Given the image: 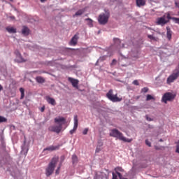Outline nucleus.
<instances>
[{"label":"nucleus","instance_id":"nucleus-20","mask_svg":"<svg viewBox=\"0 0 179 179\" xmlns=\"http://www.w3.org/2000/svg\"><path fill=\"white\" fill-rule=\"evenodd\" d=\"M166 23H167V21L164 17L158 18L157 24H166Z\"/></svg>","mask_w":179,"mask_h":179},{"label":"nucleus","instance_id":"nucleus-2","mask_svg":"<svg viewBox=\"0 0 179 179\" xmlns=\"http://www.w3.org/2000/svg\"><path fill=\"white\" fill-rule=\"evenodd\" d=\"M110 136L113 138H117V139H120V141H123V142H127L128 143H131L132 142V139L127 138L124 137V134L121 133L118 129H113L111 130L110 133Z\"/></svg>","mask_w":179,"mask_h":179},{"label":"nucleus","instance_id":"nucleus-13","mask_svg":"<svg viewBox=\"0 0 179 179\" xmlns=\"http://www.w3.org/2000/svg\"><path fill=\"white\" fill-rule=\"evenodd\" d=\"M45 100L48 104H51V106H55L57 104L55 99H54V98H51L50 96H46Z\"/></svg>","mask_w":179,"mask_h":179},{"label":"nucleus","instance_id":"nucleus-37","mask_svg":"<svg viewBox=\"0 0 179 179\" xmlns=\"http://www.w3.org/2000/svg\"><path fill=\"white\" fill-rule=\"evenodd\" d=\"M112 176H113L112 179H118V176L115 175V173H113Z\"/></svg>","mask_w":179,"mask_h":179},{"label":"nucleus","instance_id":"nucleus-34","mask_svg":"<svg viewBox=\"0 0 179 179\" xmlns=\"http://www.w3.org/2000/svg\"><path fill=\"white\" fill-rule=\"evenodd\" d=\"M87 132H89V129L86 128L83 130V135H87Z\"/></svg>","mask_w":179,"mask_h":179},{"label":"nucleus","instance_id":"nucleus-8","mask_svg":"<svg viewBox=\"0 0 179 179\" xmlns=\"http://www.w3.org/2000/svg\"><path fill=\"white\" fill-rule=\"evenodd\" d=\"M74 126L73 129L70 130L71 135H73L75 132H76V129H78V126L79 125V120H78V115L74 116Z\"/></svg>","mask_w":179,"mask_h":179},{"label":"nucleus","instance_id":"nucleus-12","mask_svg":"<svg viewBox=\"0 0 179 179\" xmlns=\"http://www.w3.org/2000/svg\"><path fill=\"white\" fill-rule=\"evenodd\" d=\"M15 54L17 58H19L18 62H26V61H27V59H23V57H22V54H20L19 50H15Z\"/></svg>","mask_w":179,"mask_h":179},{"label":"nucleus","instance_id":"nucleus-22","mask_svg":"<svg viewBox=\"0 0 179 179\" xmlns=\"http://www.w3.org/2000/svg\"><path fill=\"white\" fill-rule=\"evenodd\" d=\"M115 171L116 173V174H118V173H124V169H122V167L121 166H117L116 168H115Z\"/></svg>","mask_w":179,"mask_h":179},{"label":"nucleus","instance_id":"nucleus-11","mask_svg":"<svg viewBox=\"0 0 179 179\" xmlns=\"http://www.w3.org/2000/svg\"><path fill=\"white\" fill-rule=\"evenodd\" d=\"M68 80H69V82L71 83L73 87H76V89H78V85H79L78 80H76V79L69 77L68 78Z\"/></svg>","mask_w":179,"mask_h":179},{"label":"nucleus","instance_id":"nucleus-17","mask_svg":"<svg viewBox=\"0 0 179 179\" xmlns=\"http://www.w3.org/2000/svg\"><path fill=\"white\" fill-rule=\"evenodd\" d=\"M172 34H173V31H171V29H170V27H166V36H167L168 40H171Z\"/></svg>","mask_w":179,"mask_h":179},{"label":"nucleus","instance_id":"nucleus-36","mask_svg":"<svg viewBox=\"0 0 179 179\" xmlns=\"http://www.w3.org/2000/svg\"><path fill=\"white\" fill-rule=\"evenodd\" d=\"M99 59L100 61H106V59H107V56H102Z\"/></svg>","mask_w":179,"mask_h":179},{"label":"nucleus","instance_id":"nucleus-24","mask_svg":"<svg viewBox=\"0 0 179 179\" xmlns=\"http://www.w3.org/2000/svg\"><path fill=\"white\" fill-rule=\"evenodd\" d=\"M113 41L117 47H120V45L121 44V41L120 40V38H115L113 39Z\"/></svg>","mask_w":179,"mask_h":179},{"label":"nucleus","instance_id":"nucleus-19","mask_svg":"<svg viewBox=\"0 0 179 179\" xmlns=\"http://www.w3.org/2000/svg\"><path fill=\"white\" fill-rule=\"evenodd\" d=\"M84 12H86V10L85 8L78 10L73 15V17H75V16H82Z\"/></svg>","mask_w":179,"mask_h":179},{"label":"nucleus","instance_id":"nucleus-43","mask_svg":"<svg viewBox=\"0 0 179 179\" xmlns=\"http://www.w3.org/2000/svg\"><path fill=\"white\" fill-rule=\"evenodd\" d=\"M1 90H3V87H2V85L0 84V92Z\"/></svg>","mask_w":179,"mask_h":179},{"label":"nucleus","instance_id":"nucleus-27","mask_svg":"<svg viewBox=\"0 0 179 179\" xmlns=\"http://www.w3.org/2000/svg\"><path fill=\"white\" fill-rule=\"evenodd\" d=\"M72 162L73 164H75V163H78V156H76V155H73L72 156Z\"/></svg>","mask_w":179,"mask_h":179},{"label":"nucleus","instance_id":"nucleus-30","mask_svg":"<svg viewBox=\"0 0 179 179\" xmlns=\"http://www.w3.org/2000/svg\"><path fill=\"white\" fill-rule=\"evenodd\" d=\"M141 92L143 93H148V92H149V88L148 87H143L142 90H141Z\"/></svg>","mask_w":179,"mask_h":179},{"label":"nucleus","instance_id":"nucleus-41","mask_svg":"<svg viewBox=\"0 0 179 179\" xmlns=\"http://www.w3.org/2000/svg\"><path fill=\"white\" fill-rule=\"evenodd\" d=\"M117 174L120 179H122L123 177H122V175L121 174V173H117Z\"/></svg>","mask_w":179,"mask_h":179},{"label":"nucleus","instance_id":"nucleus-23","mask_svg":"<svg viewBox=\"0 0 179 179\" xmlns=\"http://www.w3.org/2000/svg\"><path fill=\"white\" fill-rule=\"evenodd\" d=\"M85 20L87 22V24L89 26V27H93V20L90 18H87Z\"/></svg>","mask_w":179,"mask_h":179},{"label":"nucleus","instance_id":"nucleus-28","mask_svg":"<svg viewBox=\"0 0 179 179\" xmlns=\"http://www.w3.org/2000/svg\"><path fill=\"white\" fill-rule=\"evenodd\" d=\"M150 100H155V99L153 97V96L148 94L146 97V101H150Z\"/></svg>","mask_w":179,"mask_h":179},{"label":"nucleus","instance_id":"nucleus-46","mask_svg":"<svg viewBox=\"0 0 179 179\" xmlns=\"http://www.w3.org/2000/svg\"><path fill=\"white\" fill-rule=\"evenodd\" d=\"M55 173L56 174H59V170L57 169Z\"/></svg>","mask_w":179,"mask_h":179},{"label":"nucleus","instance_id":"nucleus-10","mask_svg":"<svg viewBox=\"0 0 179 179\" xmlns=\"http://www.w3.org/2000/svg\"><path fill=\"white\" fill-rule=\"evenodd\" d=\"M78 40H79V34H75L71 41H70V45H76L78 44Z\"/></svg>","mask_w":179,"mask_h":179},{"label":"nucleus","instance_id":"nucleus-44","mask_svg":"<svg viewBox=\"0 0 179 179\" xmlns=\"http://www.w3.org/2000/svg\"><path fill=\"white\" fill-rule=\"evenodd\" d=\"M61 164H59V166L57 167V170H59V171H60L61 170Z\"/></svg>","mask_w":179,"mask_h":179},{"label":"nucleus","instance_id":"nucleus-1","mask_svg":"<svg viewBox=\"0 0 179 179\" xmlns=\"http://www.w3.org/2000/svg\"><path fill=\"white\" fill-rule=\"evenodd\" d=\"M59 158L58 157H54L51 162L48 165V167L45 169V176L46 177H50L54 173L55 170V167L57 166V163H58V160Z\"/></svg>","mask_w":179,"mask_h":179},{"label":"nucleus","instance_id":"nucleus-29","mask_svg":"<svg viewBox=\"0 0 179 179\" xmlns=\"http://www.w3.org/2000/svg\"><path fill=\"white\" fill-rule=\"evenodd\" d=\"M6 121H8V119L3 116H0V124L2 122H6Z\"/></svg>","mask_w":179,"mask_h":179},{"label":"nucleus","instance_id":"nucleus-38","mask_svg":"<svg viewBox=\"0 0 179 179\" xmlns=\"http://www.w3.org/2000/svg\"><path fill=\"white\" fill-rule=\"evenodd\" d=\"M166 17H167V19H169V20H173V17H171V16L170 15V13H169L166 15Z\"/></svg>","mask_w":179,"mask_h":179},{"label":"nucleus","instance_id":"nucleus-39","mask_svg":"<svg viewBox=\"0 0 179 179\" xmlns=\"http://www.w3.org/2000/svg\"><path fill=\"white\" fill-rule=\"evenodd\" d=\"M145 118H146L147 121H153V119L148 117V115L145 116Z\"/></svg>","mask_w":179,"mask_h":179},{"label":"nucleus","instance_id":"nucleus-31","mask_svg":"<svg viewBox=\"0 0 179 179\" xmlns=\"http://www.w3.org/2000/svg\"><path fill=\"white\" fill-rule=\"evenodd\" d=\"M114 65H117V59H113L112 62L110 63V66H113Z\"/></svg>","mask_w":179,"mask_h":179},{"label":"nucleus","instance_id":"nucleus-40","mask_svg":"<svg viewBox=\"0 0 179 179\" xmlns=\"http://www.w3.org/2000/svg\"><path fill=\"white\" fill-rule=\"evenodd\" d=\"M101 150V148L97 147L95 152H96V153H99Z\"/></svg>","mask_w":179,"mask_h":179},{"label":"nucleus","instance_id":"nucleus-45","mask_svg":"<svg viewBox=\"0 0 179 179\" xmlns=\"http://www.w3.org/2000/svg\"><path fill=\"white\" fill-rule=\"evenodd\" d=\"M175 5H176V6H177L178 8H179V3L176 2V3H175Z\"/></svg>","mask_w":179,"mask_h":179},{"label":"nucleus","instance_id":"nucleus-16","mask_svg":"<svg viewBox=\"0 0 179 179\" xmlns=\"http://www.w3.org/2000/svg\"><path fill=\"white\" fill-rule=\"evenodd\" d=\"M136 5L139 8H141V6H145V5H146V0H136Z\"/></svg>","mask_w":179,"mask_h":179},{"label":"nucleus","instance_id":"nucleus-25","mask_svg":"<svg viewBox=\"0 0 179 179\" xmlns=\"http://www.w3.org/2000/svg\"><path fill=\"white\" fill-rule=\"evenodd\" d=\"M148 38L150 40H153V41H159V38L155 37L153 35H148Z\"/></svg>","mask_w":179,"mask_h":179},{"label":"nucleus","instance_id":"nucleus-7","mask_svg":"<svg viewBox=\"0 0 179 179\" xmlns=\"http://www.w3.org/2000/svg\"><path fill=\"white\" fill-rule=\"evenodd\" d=\"M48 130L50 131V132H56V134H59V132L62 131V124L59 126H50L49 127Z\"/></svg>","mask_w":179,"mask_h":179},{"label":"nucleus","instance_id":"nucleus-26","mask_svg":"<svg viewBox=\"0 0 179 179\" xmlns=\"http://www.w3.org/2000/svg\"><path fill=\"white\" fill-rule=\"evenodd\" d=\"M20 92L21 93L20 99L22 100V99H24V89L22 87L20 88Z\"/></svg>","mask_w":179,"mask_h":179},{"label":"nucleus","instance_id":"nucleus-6","mask_svg":"<svg viewBox=\"0 0 179 179\" xmlns=\"http://www.w3.org/2000/svg\"><path fill=\"white\" fill-rule=\"evenodd\" d=\"M179 76V70H177L176 71H174L173 74H171L166 80V83L168 85H170L171 83H173L177 78Z\"/></svg>","mask_w":179,"mask_h":179},{"label":"nucleus","instance_id":"nucleus-5","mask_svg":"<svg viewBox=\"0 0 179 179\" xmlns=\"http://www.w3.org/2000/svg\"><path fill=\"white\" fill-rule=\"evenodd\" d=\"M108 17H110L109 13L101 14L99 16L98 22L100 24H106L107 23V22H108Z\"/></svg>","mask_w":179,"mask_h":179},{"label":"nucleus","instance_id":"nucleus-33","mask_svg":"<svg viewBox=\"0 0 179 179\" xmlns=\"http://www.w3.org/2000/svg\"><path fill=\"white\" fill-rule=\"evenodd\" d=\"M133 85H135V86H139V82L138 81V80H134Z\"/></svg>","mask_w":179,"mask_h":179},{"label":"nucleus","instance_id":"nucleus-14","mask_svg":"<svg viewBox=\"0 0 179 179\" xmlns=\"http://www.w3.org/2000/svg\"><path fill=\"white\" fill-rule=\"evenodd\" d=\"M58 149H59V145H57V146L50 145L46 148H44L43 152H45V150H48L49 152H52L54 150H58Z\"/></svg>","mask_w":179,"mask_h":179},{"label":"nucleus","instance_id":"nucleus-4","mask_svg":"<svg viewBox=\"0 0 179 179\" xmlns=\"http://www.w3.org/2000/svg\"><path fill=\"white\" fill-rule=\"evenodd\" d=\"M174 99H176V94L171 92H166L162 97V101L167 104V101H173Z\"/></svg>","mask_w":179,"mask_h":179},{"label":"nucleus","instance_id":"nucleus-42","mask_svg":"<svg viewBox=\"0 0 179 179\" xmlns=\"http://www.w3.org/2000/svg\"><path fill=\"white\" fill-rule=\"evenodd\" d=\"M44 110H45V106H43L42 108H41V113H44Z\"/></svg>","mask_w":179,"mask_h":179},{"label":"nucleus","instance_id":"nucleus-15","mask_svg":"<svg viewBox=\"0 0 179 179\" xmlns=\"http://www.w3.org/2000/svg\"><path fill=\"white\" fill-rule=\"evenodd\" d=\"M6 31H8L10 34H15L17 31L16 28H15L13 27H6Z\"/></svg>","mask_w":179,"mask_h":179},{"label":"nucleus","instance_id":"nucleus-35","mask_svg":"<svg viewBox=\"0 0 179 179\" xmlns=\"http://www.w3.org/2000/svg\"><path fill=\"white\" fill-rule=\"evenodd\" d=\"M145 144L147 145V146H149V148L152 146V144L150 143V141H149V140H145Z\"/></svg>","mask_w":179,"mask_h":179},{"label":"nucleus","instance_id":"nucleus-49","mask_svg":"<svg viewBox=\"0 0 179 179\" xmlns=\"http://www.w3.org/2000/svg\"><path fill=\"white\" fill-rule=\"evenodd\" d=\"M10 1H13V0H10Z\"/></svg>","mask_w":179,"mask_h":179},{"label":"nucleus","instance_id":"nucleus-9","mask_svg":"<svg viewBox=\"0 0 179 179\" xmlns=\"http://www.w3.org/2000/svg\"><path fill=\"white\" fill-rule=\"evenodd\" d=\"M66 122V119H65V117H55V122L56 124H59V125H64V124H65V122Z\"/></svg>","mask_w":179,"mask_h":179},{"label":"nucleus","instance_id":"nucleus-18","mask_svg":"<svg viewBox=\"0 0 179 179\" xmlns=\"http://www.w3.org/2000/svg\"><path fill=\"white\" fill-rule=\"evenodd\" d=\"M22 32L24 36H29V34L30 33V29H29L27 27H23Z\"/></svg>","mask_w":179,"mask_h":179},{"label":"nucleus","instance_id":"nucleus-32","mask_svg":"<svg viewBox=\"0 0 179 179\" xmlns=\"http://www.w3.org/2000/svg\"><path fill=\"white\" fill-rule=\"evenodd\" d=\"M172 20H174V22H176V23H178V24H179V18L173 17Z\"/></svg>","mask_w":179,"mask_h":179},{"label":"nucleus","instance_id":"nucleus-47","mask_svg":"<svg viewBox=\"0 0 179 179\" xmlns=\"http://www.w3.org/2000/svg\"><path fill=\"white\" fill-rule=\"evenodd\" d=\"M159 142H163V139L161 138V139L159 140Z\"/></svg>","mask_w":179,"mask_h":179},{"label":"nucleus","instance_id":"nucleus-21","mask_svg":"<svg viewBox=\"0 0 179 179\" xmlns=\"http://www.w3.org/2000/svg\"><path fill=\"white\" fill-rule=\"evenodd\" d=\"M36 80L38 83H44L45 82V79L41 76H37Z\"/></svg>","mask_w":179,"mask_h":179},{"label":"nucleus","instance_id":"nucleus-3","mask_svg":"<svg viewBox=\"0 0 179 179\" xmlns=\"http://www.w3.org/2000/svg\"><path fill=\"white\" fill-rule=\"evenodd\" d=\"M106 96L109 100H110V101H113V103H117L122 100V98H118L117 94L115 95L113 94V90H110L108 91V92L106 94Z\"/></svg>","mask_w":179,"mask_h":179},{"label":"nucleus","instance_id":"nucleus-48","mask_svg":"<svg viewBox=\"0 0 179 179\" xmlns=\"http://www.w3.org/2000/svg\"><path fill=\"white\" fill-rule=\"evenodd\" d=\"M149 30H152V28H148Z\"/></svg>","mask_w":179,"mask_h":179}]
</instances>
